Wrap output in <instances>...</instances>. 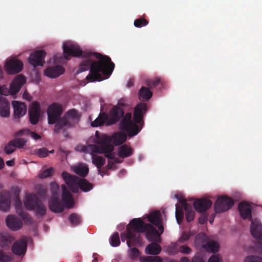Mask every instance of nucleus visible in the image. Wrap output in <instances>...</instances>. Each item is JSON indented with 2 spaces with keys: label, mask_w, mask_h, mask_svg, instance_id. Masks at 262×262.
Segmentation results:
<instances>
[{
  "label": "nucleus",
  "mask_w": 262,
  "mask_h": 262,
  "mask_svg": "<svg viewBox=\"0 0 262 262\" xmlns=\"http://www.w3.org/2000/svg\"><path fill=\"white\" fill-rule=\"evenodd\" d=\"M63 50L64 57L67 60L70 56L84 58L77 73L90 70V73L86 78L90 82L102 80L103 79L100 73L107 77H110L114 69L115 64L108 56L97 52L83 51L77 45L70 41L63 43Z\"/></svg>",
  "instance_id": "nucleus-1"
},
{
  "label": "nucleus",
  "mask_w": 262,
  "mask_h": 262,
  "mask_svg": "<svg viewBox=\"0 0 262 262\" xmlns=\"http://www.w3.org/2000/svg\"><path fill=\"white\" fill-rule=\"evenodd\" d=\"M147 111V105L144 103L138 104L135 108L132 120V114L128 112L125 114L123 109L118 106H114L108 114L102 113L91 123L93 127H97L105 123L111 126L119 122V128L125 132L129 137H134L141 131L142 126L138 124L143 123V117Z\"/></svg>",
  "instance_id": "nucleus-2"
},
{
  "label": "nucleus",
  "mask_w": 262,
  "mask_h": 262,
  "mask_svg": "<svg viewBox=\"0 0 262 262\" xmlns=\"http://www.w3.org/2000/svg\"><path fill=\"white\" fill-rule=\"evenodd\" d=\"M62 201L56 196H53L49 202L50 210L55 213H60L64 207L71 208L74 206L73 198L65 185H62Z\"/></svg>",
  "instance_id": "nucleus-3"
},
{
  "label": "nucleus",
  "mask_w": 262,
  "mask_h": 262,
  "mask_svg": "<svg viewBox=\"0 0 262 262\" xmlns=\"http://www.w3.org/2000/svg\"><path fill=\"white\" fill-rule=\"evenodd\" d=\"M161 214H148L147 217L148 221L157 227L159 230V232H158L155 227L149 224H146V230L145 232H146L147 238L150 241L161 242L160 236L164 231Z\"/></svg>",
  "instance_id": "nucleus-4"
},
{
  "label": "nucleus",
  "mask_w": 262,
  "mask_h": 262,
  "mask_svg": "<svg viewBox=\"0 0 262 262\" xmlns=\"http://www.w3.org/2000/svg\"><path fill=\"white\" fill-rule=\"evenodd\" d=\"M61 177L71 191L73 193H78L79 189L83 192H88L93 188L92 184L86 179H81L78 177L72 175L67 171H63Z\"/></svg>",
  "instance_id": "nucleus-5"
},
{
  "label": "nucleus",
  "mask_w": 262,
  "mask_h": 262,
  "mask_svg": "<svg viewBox=\"0 0 262 262\" xmlns=\"http://www.w3.org/2000/svg\"><path fill=\"white\" fill-rule=\"evenodd\" d=\"M80 117L78 112L75 109L70 110L63 117L59 118V120L55 124L54 133L58 134L63 129L64 136L67 137L68 134L66 133L64 127L68 128L74 126L78 122Z\"/></svg>",
  "instance_id": "nucleus-6"
},
{
  "label": "nucleus",
  "mask_w": 262,
  "mask_h": 262,
  "mask_svg": "<svg viewBox=\"0 0 262 262\" xmlns=\"http://www.w3.org/2000/svg\"><path fill=\"white\" fill-rule=\"evenodd\" d=\"M18 217L14 214H10L6 219V223L8 227L12 231H16L20 230L23 226L22 221L27 225L36 226L39 222L32 219L29 214H18Z\"/></svg>",
  "instance_id": "nucleus-7"
},
{
  "label": "nucleus",
  "mask_w": 262,
  "mask_h": 262,
  "mask_svg": "<svg viewBox=\"0 0 262 262\" xmlns=\"http://www.w3.org/2000/svg\"><path fill=\"white\" fill-rule=\"evenodd\" d=\"M242 219L251 221L250 232L256 239V251L262 254V224L257 219H252V214H240Z\"/></svg>",
  "instance_id": "nucleus-8"
},
{
  "label": "nucleus",
  "mask_w": 262,
  "mask_h": 262,
  "mask_svg": "<svg viewBox=\"0 0 262 262\" xmlns=\"http://www.w3.org/2000/svg\"><path fill=\"white\" fill-rule=\"evenodd\" d=\"M95 142L100 145H97V149L95 153L105 154V156L110 160L115 159L114 155L112 153L114 147L110 144L111 138L106 135H100L97 131L95 133Z\"/></svg>",
  "instance_id": "nucleus-9"
},
{
  "label": "nucleus",
  "mask_w": 262,
  "mask_h": 262,
  "mask_svg": "<svg viewBox=\"0 0 262 262\" xmlns=\"http://www.w3.org/2000/svg\"><path fill=\"white\" fill-rule=\"evenodd\" d=\"M24 205L29 211H32L35 208L39 211V213H45L46 211L45 205L34 194H27L24 200Z\"/></svg>",
  "instance_id": "nucleus-10"
},
{
  "label": "nucleus",
  "mask_w": 262,
  "mask_h": 262,
  "mask_svg": "<svg viewBox=\"0 0 262 262\" xmlns=\"http://www.w3.org/2000/svg\"><path fill=\"white\" fill-rule=\"evenodd\" d=\"M63 112L62 105L58 103H53L47 110L48 123L53 124L57 123L59 120Z\"/></svg>",
  "instance_id": "nucleus-11"
},
{
  "label": "nucleus",
  "mask_w": 262,
  "mask_h": 262,
  "mask_svg": "<svg viewBox=\"0 0 262 262\" xmlns=\"http://www.w3.org/2000/svg\"><path fill=\"white\" fill-rule=\"evenodd\" d=\"M234 204V201L231 198L226 195L220 196L214 205L215 213L226 212L230 209Z\"/></svg>",
  "instance_id": "nucleus-12"
},
{
  "label": "nucleus",
  "mask_w": 262,
  "mask_h": 262,
  "mask_svg": "<svg viewBox=\"0 0 262 262\" xmlns=\"http://www.w3.org/2000/svg\"><path fill=\"white\" fill-rule=\"evenodd\" d=\"M23 67L24 63L21 60L16 58H12L6 61L4 69L7 73L12 75L20 72Z\"/></svg>",
  "instance_id": "nucleus-13"
},
{
  "label": "nucleus",
  "mask_w": 262,
  "mask_h": 262,
  "mask_svg": "<svg viewBox=\"0 0 262 262\" xmlns=\"http://www.w3.org/2000/svg\"><path fill=\"white\" fill-rule=\"evenodd\" d=\"M174 198L178 200L179 203L176 204L174 213H194L192 211L193 207L191 204L187 202L184 196L181 193H177Z\"/></svg>",
  "instance_id": "nucleus-14"
},
{
  "label": "nucleus",
  "mask_w": 262,
  "mask_h": 262,
  "mask_svg": "<svg viewBox=\"0 0 262 262\" xmlns=\"http://www.w3.org/2000/svg\"><path fill=\"white\" fill-rule=\"evenodd\" d=\"M212 205L211 201L205 198L195 199L193 202V206L198 213H205Z\"/></svg>",
  "instance_id": "nucleus-15"
},
{
  "label": "nucleus",
  "mask_w": 262,
  "mask_h": 262,
  "mask_svg": "<svg viewBox=\"0 0 262 262\" xmlns=\"http://www.w3.org/2000/svg\"><path fill=\"white\" fill-rule=\"evenodd\" d=\"M46 53L43 50L36 51L31 53L28 58L29 62L34 67L41 66L45 63Z\"/></svg>",
  "instance_id": "nucleus-16"
},
{
  "label": "nucleus",
  "mask_w": 262,
  "mask_h": 262,
  "mask_svg": "<svg viewBox=\"0 0 262 262\" xmlns=\"http://www.w3.org/2000/svg\"><path fill=\"white\" fill-rule=\"evenodd\" d=\"M121 238L123 242L128 239L127 245L128 247H131L133 243H139L140 241V235L135 233L129 228H127L126 232H124L121 233Z\"/></svg>",
  "instance_id": "nucleus-17"
},
{
  "label": "nucleus",
  "mask_w": 262,
  "mask_h": 262,
  "mask_svg": "<svg viewBox=\"0 0 262 262\" xmlns=\"http://www.w3.org/2000/svg\"><path fill=\"white\" fill-rule=\"evenodd\" d=\"M28 113L31 123L33 125L36 124L40 116L39 103L36 101L32 102L29 107Z\"/></svg>",
  "instance_id": "nucleus-18"
},
{
  "label": "nucleus",
  "mask_w": 262,
  "mask_h": 262,
  "mask_svg": "<svg viewBox=\"0 0 262 262\" xmlns=\"http://www.w3.org/2000/svg\"><path fill=\"white\" fill-rule=\"evenodd\" d=\"M11 195L10 192L6 190L0 192V210L7 212L10 208Z\"/></svg>",
  "instance_id": "nucleus-19"
},
{
  "label": "nucleus",
  "mask_w": 262,
  "mask_h": 262,
  "mask_svg": "<svg viewBox=\"0 0 262 262\" xmlns=\"http://www.w3.org/2000/svg\"><path fill=\"white\" fill-rule=\"evenodd\" d=\"M239 213H252L254 211H262V206L256 205L246 201H242L238 205Z\"/></svg>",
  "instance_id": "nucleus-20"
},
{
  "label": "nucleus",
  "mask_w": 262,
  "mask_h": 262,
  "mask_svg": "<svg viewBox=\"0 0 262 262\" xmlns=\"http://www.w3.org/2000/svg\"><path fill=\"white\" fill-rule=\"evenodd\" d=\"M27 243L25 239L20 238L15 241L11 248L12 251L17 255H24L26 252Z\"/></svg>",
  "instance_id": "nucleus-21"
},
{
  "label": "nucleus",
  "mask_w": 262,
  "mask_h": 262,
  "mask_svg": "<svg viewBox=\"0 0 262 262\" xmlns=\"http://www.w3.org/2000/svg\"><path fill=\"white\" fill-rule=\"evenodd\" d=\"M12 103L14 110V117L15 118L18 119L26 114L27 106L24 103L13 101Z\"/></svg>",
  "instance_id": "nucleus-22"
},
{
  "label": "nucleus",
  "mask_w": 262,
  "mask_h": 262,
  "mask_svg": "<svg viewBox=\"0 0 262 262\" xmlns=\"http://www.w3.org/2000/svg\"><path fill=\"white\" fill-rule=\"evenodd\" d=\"M14 240V237L9 233L0 232V247L3 249L9 248L10 245Z\"/></svg>",
  "instance_id": "nucleus-23"
},
{
  "label": "nucleus",
  "mask_w": 262,
  "mask_h": 262,
  "mask_svg": "<svg viewBox=\"0 0 262 262\" xmlns=\"http://www.w3.org/2000/svg\"><path fill=\"white\" fill-rule=\"evenodd\" d=\"M146 224L140 218L134 219L130 222V229L137 234L142 233L146 230Z\"/></svg>",
  "instance_id": "nucleus-24"
},
{
  "label": "nucleus",
  "mask_w": 262,
  "mask_h": 262,
  "mask_svg": "<svg viewBox=\"0 0 262 262\" xmlns=\"http://www.w3.org/2000/svg\"><path fill=\"white\" fill-rule=\"evenodd\" d=\"M64 72V69L62 66H57L47 68L45 70L44 74L49 77L56 78L62 74Z\"/></svg>",
  "instance_id": "nucleus-25"
},
{
  "label": "nucleus",
  "mask_w": 262,
  "mask_h": 262,
  "mask_svg": "<svg viewBox=\"0 0 262 262\" xmlns=\"http://www.w3.org/2000/svg\"><path fill=\"white\" fill-rule=\"evenodd\" d=\"M127 133L125 132H118L114 133L111 138V142L112 141L113 144L118 146L124 143L127 139Z\"/></svg>",
  "instance_id": "nucleus-26"
},
{
  "label": "nucleus",
  "mask_w": 262,
  "mask_h": 262,
  "mask_svg": "<svg viewBox=\"0 0 262 262\" xmlns=\"http://www.w3.org/2000/svg\"><path fill=\"white\" fill-rule=\"evenodd\" d=\"M10 115V103L6 98L0 96V116L8 117Z\"/></svg>",
  "instance_id": "nucleus-27"
},
{
  "label": "nucleus",
  "mask_w": 262,
  "mask_h": 262,
  "mask_svg": "<svg viewBox=\"0 0 262 262\" xmlns=\"http://www.w3.org/2000/svg\"><path fill=\"white\" fill-rule=\"evenodd\" d=\"M134 152L133 149L126 144L122 145L118 149V155L121 158L131 156Z\"/></svg>",
  "instance_id": "nucleus-28"
},
{
  "label": "nucleus",
  "mask_w": 262,
  "mask_h": 262,
  "mask_svg": "<svg viewBox=\"0 0 262 262\" xmlns=\"http://www.w3.org/2000/svg\"><path fill=\"white\" fill-rule=\"evenodd\" d=\"M161 246L156 243H152L147 246L145 252L147 254L158 255L161 251Z\"/></svg>",
  "instance_id": "nucleus-29"
},
{
  "label": "nucleus",
  "mask_w": 262,
  "mask_h": 262,
  "mask_svg": "<svg viewBox=\"0 0 262 262\" xmlns=\"http://www.w3.org/2000/svg\"><path fill=\"white\" fill-rule=\"evenodd\" d=\"M97 149V145L95 144H89L85 145H78L75 147V150L80 152L90 153L92 154L95 153Z\"/></svg>",
  "instance_id": "nucleus-30"
},
{
  "label": "nucleus",
  "mask_w": 262,
  "mask_h": 262,
  "mask_svg": "<svg viewBox=\"0 0 262 262\" xmlns=\"http://www.w3.org/2000/svg\"><path fill=\"white\" fill-rule=\"evenodd\" d=\"M73 169L75 173L83 178L87 176L89 171L88 166L82 164L74 167Z\"/></svg>",
  "instance_id": "nucleus-31"
},
{
  "label": "nucleus",
  "mask_w": 262,
  "mask_h": 262,
  "mask_svg": "<svg viewBox=\"0 0 262 262\" xmlns=\"http://www.w3.org/2000/svg\"><path fill=\"white\" fill-rule=\"evenodd\" d=\"M203 248L207 252L211 253H215L219 248V245L217 242L215 241H209L203 245Z\"/></svg>",
  "instance_id": "nucleus-32"
},
{
  "label": "nucleus",
  "mask_w": 262,
  "mask_h": 262,
  "mask_svg": "<svg viewBox=\"0 0 262 262\" xmlns=\"http://www.w3.org/2000/svg\"><path fill=\"white\" fill-rule=\"evenodd\" d=\"M93 153L92 155V162L98 169H101V168L104 165L105 163V159L104 158L97 156Z\"/></svg>",
  "instance_id": "nucleus-33"
},
{
  "label": "nucleus",
  "mask_w": 262,
  "mask_h": 262,
  "mask_svg": "<svg viewBox=\"0 0 262 262\" xmlns=\"http://www.w3.org/2000/svg\"><path fill=\"white\" fill-rule=\"evenodd\" d=\"M140 97L144 100H149L152 96V92L148 88L142 86L139 92Z\"/></svg>",
  "instance_id": "nucleus-34"
},
{
  "label": "nucleus",
  "mask_w": 262,
  "mask_h": 262,
  "mask_svg": "<svg viewBox=\"0 0 262 262\" xmlns=\"http://www.w3.org/2000/svg\"><path fill=\"white\" fill-rule=\"evenodd\" d=\"M110 244L113 247L118 246L120 244L119 233L117 232L114 233L110 238Z\"/></svg>",
  "instance_id": "nucleus-35"
},
{
  "label": "nucleus",
  "mask_w": 262,
  "mask_h": 262,
  "mask_svg": "<svg viewBox=\"0 0 262 262\" xmlns=\"http://www.w3.org/2000/svg\"><path fill=\"white\" fill-rule=\"evenodd\" d=\"M15 148H21L26 143V140L22 138H16L11 140Z\"/></svg>",
  "instance_id": "nucleus-36"
},
{
  "label": "nucleus",
  "mask_w": 262,
  "mask_h": 262,
  "mask_svg": "<svg viewBox=\"0 0 262 262\" xmlns=\"http://www.w3.org/2000/svg\"><path fill=\"white\" fill-rule=\"evenodd\" d=\"M69 220L72 225H77L81 221L78 214H71L69 217Z\"/></svg>",
  "instance_id": "nucleus-37"
},
{
  "label": "nucleus",
  "mask_w": 262,
  "mask_h": 262,
  "mask_svg": "<svg viewBox=\"0 0 262 262\" xmlns=\"http://www.w3.org/2000/svg\"><path fill=\"white\" fill-rule=\"evenodd\" d=\"M12 260L11 255L0 249V262H10Z\"/></svg>",
  "instance_id": "nucleus-38"
},
{
  "label": "nucleus",
  "mask_w": 262,
  "mask_h": 262,
  "mask_svg": "<svg viewBox=\"0 0 262 262\" xmlns=\"http://www.w3.org/2000/svg\"><path fill=\"white\" fill-rule=\"evenodd\" d=\"M54 172V169L53 167L46 169L41 172L39 174V177L41 179L46 178L52 176Z\"/></svg>",
  "instance_id": "nucleus-39"
},
{
  "label": "nucleus",
  "mask_w": 262,
  "mask_h": 262,
  "mask_svg": "<svg viewBox=\"0 0 262 262\" xmlns=\"http://www.w3.org/2000/svg\"><path fill=\"white\" fill-rule=\"evenodd\" d=\"M161 79L160 78H155L154 79H148L146 81V84L150 88H154L159 85L160 83Z\"/></svg>",
  "instance_id": "nucleus-40"
},
{
  "label": "nucleus",
  "mask_w": 262,
  "mask_h": 262,
  "mask_svg": "<svg viewBox=\"0 0 262 262\" xmlns=\"http://www.w3.org/2000/svg\"><path fill=\"white\" fill-rule=\"evenodd\" d=\"M14 206L16 211V213H23V205L18 195H17L15 198Z\"/></svg>",
  "instance_id": "nucleus-41"
},
{
  "label": "nucleus",
  "mask_w": 262,
  "mask_h": 262,
  "mask_svg": "<svg viewBox=\"0 0 262 262\" xmlns=\"http://www.w3.org/2000/svg\"><path fill=\"white\" fill-rule=\"evenodd\" d=\"M148 24V21L145 18L140 17L136 19L134 21V26L137 28H141L146 26Z\"/></svg>",
  "instance_id": "nucleus-42"
},
{
  "label": "nucleus",
  "mask_w": 262,
  "mask_h": 262,
  "mask_svg": "<svg viewBox=\"0 0 262 262\" xmlns=\"http://www.w3.org/2000/svg\"><path fill=\"white\" fill-rule=\"evenodd\" d=\"M26 81V78L23 75H19L15 78L13 82L20 88H21Z\"/></svg>",
  "instance_id": "nucleus-43"
},
{
  "label": "nucleus",
  "mask_w": 262,
  "mask_h": 262,
  "mask_svg": "<svg viewBox=\"0 0 262 262\" xmlns=\"http://www.w3.org/2000/svg\"><path fill=\"white\" fill-rule=\"evenodd\" d=\"M142 262H162V259L159 256H148L143 258Z\"/></svg>",
  "instance_id": "nucleus-44"
},
{
  "label": "nucleus",
  "mask_w": 262,
  "mask_h": 262,
  "mask_svg": "<svg viewBox=\"0 0 262 262\" xmlns=\"http://www.w3.org/2000/svg\"><path fill=\"white\" fill-rule=\"evenodd\" d=\"M36 154L40 158H45L48 156L49 150L45 147L36 150Z\"/></svg>",
  "instance_id": "nucleus-45"
},
{
  "label": "nucleus",
  "mask_w": 262,
  "mask_h": 262,
  "mask_svg": "<svg viewBox=\"0 0 262 262\" xmlns=\"http://www.w3.org/2000/svg\"><path fill=\"white\" fill-rule=\"evenodd\" d=\"M244 262H262V258L259 256L251 255L246 257Z\"/></svg>",
  "instance_id": "nucleus-46"
},
{
  "label": "nucleus",
  "mask_w": 262,
  "mask_h": 262,
  "mask_svg": "<svg viewBox=\"0 0 262 262\" xmlns=\"http://www.w3.org/2000/svg\"><path fill=\"white\" fill-rule=\"evenodd\" d=\"M13 142L10 141L5 146V150L7 154L10 155L15 151V148L14 146Z\"/></svg>",
  "instance_id": "nucleus-47"
},
{
  "label": "nucleus",
  "mask_w": 262,
  "mask_h": 262,
  "mask_svg": "<svg viewBox=\"0 0 262 262\" xmlns=\"http://www.w3.org/2000/svg\"><path fill=\"white\" fill-rule=\"evenodd\" d=\"M179 251L183 254H189L192 252V250L187 245H183L180 247Z\"/></svg>",
  "instance_id": "nucleus-48"
},
{
  "label": "nucleus",
  "mask_w": 262,
  "mask_h": 262,
  "mask_svg": "<svg viewBox=\"0 0 262 262\" xmlns=\"http://www.w3.org/2000/svg\"><path fill=\"white\" fill-rule=\"evenodd\" d=\"M21 88L18 86L17 84H16L13 82L12 83V84L10 85V89L11 92L13 94H16L18 93Z\"/></svg>",
  "instance_id": "nucleus-49"
},
{
  "label": "nucleus",
  "mask_w": 262,
  "mask_h": 262,
  "mask_svg": "<svg viewBox=\"0 0 262 262\" xmlns=\"http://www.w3.org/2000/svg\"><path fill=\"white\" fill-rule=\"evenodd\" d=\"M139 250L136 248H133L130 249V256L132 258L137 257L139 256Z\"/></svg>",
  "instance_id": "nucleus-50"
},
{
  "label": "nucleus",
  "mask_w": 262,
  "mask_h": 262,
  "mask_svg": "<svg viewBox=\"0 0 262 262\" xmlns=\"http://www.w3.org/2000/svg\"><path fill=\"white\" fill-rule=\"evenodd\" d=\"M167 251L170 254H174L178 252V249L176 245H173L168 246L167 248Z\"/></svg>",
  "instance_id": "nucleus-51"
},
{
  "label": "nucleus",
  "mask_w": 262,
  "mask_h": 262,
  "mask_svg": "<svg viewBox=\"0 0 262 262\" xmlns=\"http://www.w3.org/2000/svg\"><path fill=\"white\" fill-rule=\"evenodd\" d=\"M190 238V235L186 232H184L181 237L179 238V241L180 243H184L185 242L188 241Z\"/></svg>",
  "instance_id": "nucleus-52"
},
{
  "label": "nucleus",
  "mask_w": 262,
  "mask_h": 262,
  "mask_svg": "<svg viewBox=\"0 0 262 262\" xmlns=\"http://www.w3.org/2000/svg\"><path fill=\"white\" fill-rule=\"evenodd\" d=\"M208 214H201V216L199 218V223L200 224L203 225L207 222L208 219Z\"/></svg>",
  "instance_id": "nucleus-53"
},
{
  "label": "nucleus",
  "mask_w": 262,
  "mask_h": 262,
  "mask_svg": "<svg viewBox=\"0 0 262 262\" xmlns=\"http://www.w3.org/2000/svg\"><path fill=\"white\" fill-rule=\"evenodd\" d=\"M192 262H204V259L200 254H196L192 258Z\"/></svg>",
  "instance_id": "nucleus-54"
},
{
  "label": "nucleus",
  "mask_w": 262,
  "mask_h": 262,
  "mask_svg": "<svg viewBox=\"0 0 262 262\" xmlns=\"http://www.w3.org/2000/svg\"><path fill=\"white\" fill-rule=\"evenodd\" d=\"M175 215L178 223L181 224L183 220L185 214H175Z\"/></svg>",
  "instance_id": "nucleus-55"
},
{
  "label": "nucleus",
  "mask_w": 262,
  "mask_h": 262,
  "mask_svg": "<svg viewBox=\"0 0 262 262\" xmlns=\"http://www.w3.org/2000/svg\"><path fill=\"white\" fill-rule=\"evenodd\" d=\"M208 262H220V259L217 255H213L210 257Z\"/></svg>",
  "instance_id": "nucleus-56"
},
{
  "label": "nucleus",
  "mask_w": 262,
  "mask_h": 262,
  "mask_svg": "<svg viewBox=\"0 0 262 262\" xmlns=\"http://www.w3.org/2000/svg\"><path fill=\"white\" fill-rule=\"evenodd\" d=\"M186 215V219L187 221L188 222H190L193 220L194 218L195 214H185Z\"/></svg>",
  "instance_id": "nucleus-57"
},
{
  "label": "nucleus",
  "mask_w": 262,
  "mask_h": 262,
  "mask_svg": "<svg viewBox=\"0 0 262 262\" xmlns=\"http://www.w3.org/2000/svg\"><path fill=\"white\" fill-rule=\"evenodd\" d=\"M7 93V89L5 85L0 86V94L6 95Z\"/></svg>",
  "instance_id": "nucleus-58"
},
{
  "label": "nucleus",
  "mask_w": 262,
  "mask_h": 262,
  "mask_svg": "<svg viewBox=\"0 0 262 262\" xmlns=\"http://www.w3.org/2000/svg\"><path fill=\"white\" fill-rule=\"evenodd\" d=\"M30 134H31L32 138L33 139H34V140H38L41 138V137L40 135L37 134L36 133H35L34 132H31Z\"/></svg>",
  "instance_id": "nucleus-59"
},
{
  "label": "nucleus",
  "mask_w": 262,
  "mask_h": 262,
  "mask_svg": "<svg viewBox=\"0 0 262 262\" xmlns=\"http://www.w3.org/2000/svg\"><path fill=\"white\" fill-rule=\"evenodd\" d=\"M165 210L164 208H162L161 209V210H151L149 211L148 213H165Z\"/></svg>",
  "instance_id": "nucleus-60"
},
{
  "label": "nucleus",
  "mask_w": 262,
  "mask_h": 262,
  "mask_svg": "<svg viewBox=\"0 0 262 262\" xmlns=\"http://www.w3.org/2000/svg\"><path fill=\"white\" fill-rule=\"evenodd\" d=\"M23 98L25 99L28 100L29 101H31L32 98L29 94L26 93H24V94H23Z\"/></svg>",
  "instance_id": "nucleus-61"
},
{
  "label": "nucleus",
  "mask_w": 262,
  "mask_h": 262,
  "mask_svg": "<svg viewBox=\"0 0 262 262\" xmlns=\"http://www.w3.org/2000/svg\"><path fill=\"white\" fill-rule=\"evenodd\" d=\"M114 162L111 160H108V164L107 165V169H112L113 167H114Z\"/></svg>",
  "instance_id": "nucleus-62"
},
{
  "label": "nucleus",
  "mask_w": 262,
  "mask_h": 262,
  "mask_svg": "<svg viewBox=\"0 0 262 262\" xmlns=\"http://www.w3.org/2000/svg\"><path fill=\"white\" fill-rule=\"evenodd\" d=\"M6 163L8 166H13L14 164V160H9L6 161Z\"/></svg>",
  "instance_id": "nucleus-63"
},
{
  "label": "nucleus",
  "mask_w": 262,
  "mask_h": 262,
  "mask_svg": "<svg viewBox=\"0 0 262 262\" xmlns=\"http://www.w3.org/2000/svg\"><path fill=\"white\" fill-rule=\"evenodd\" d=\"M180 261L181 262H190L189 259L187 257H182Z\"/></svg>",
  "instance_id": "nucleus-64"
}]
</instances>
